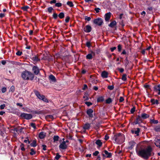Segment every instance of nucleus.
Masks as SVG:
<instances>
[{"label":"nucleus","mask_w":160,"mask_h":160,"mask_svg":"<svg viewBox=\"0 0 160 160\" xmlns=\"http://www.w3.org/2000/svg\"><path fill=\"white\" fill-rule=\"evenodd\" d=\"M152 149L150 146L144 148H141L136 150L137 154L139 156L145 159H147L151 156Z\"/></svg>","instance_id":"f257e3e1"},{"label":"nucleus","mask_w":160,"mask_h":160,"mask_svg":"<svg viewBox=\"0 0 160 160\" xmlns=\"http://www.w3.org/2000/svg\"><path fill=\"white\" fill-rule=\"evenodd\" d=\"M21 77L24 80H32L34 78V75L30 72L25 71L22 73Z\"/></svg>","instance_id":"f03ea898"},{"label":"nucleus","mask_w":160,"mask_h":160,"mask_svg":"<svg viewBox=\"0 0 160 160\" xmlns=\"http://www.w3.org/2000/svg\"><path fill=\"white\" fill-rule=\"evenodd\" d=\"M113 139L116 142L118 143H121L124 142V137L123 135H121V134L119 133L114 136Z\"/></svg>","instance_id":"7ed1b4c3"},{"label":"nucleus","mask_w":160,"mask_h":160,"mask_svg":"<svg viewBox=\"0 0 160 160\" xmlns=\"http://www.w3.org/2000/svg\"><path fill=\"white\" fill-rule=\"evenodd\" d=\"M35 94L40 99L42 100L45 102H48V99L45 98L44 95L40 94L39 92L38 91L36 92Z\"/></svg>","instance_id":"20e7f679"},{"label":"nucleus","mask_w":160,"mask_h":160,"mask_svg":"<svg viewBox=\"0 0 160 160\" xmlns=\"http://www.w3.org/2000/svg\"><path fill=\"white\" fill-rule=\"evenodd\" d=\"M103 159L105 158H110L112 156V153L109 152L105 150L102 152V153Z\"/></svg>","instance_id":"39448f33"},{"label":"nucleus","mask_w":160,"mask_h":160,"mask_svg":"<svg viewBox=\"0 0 160 160\" xmlns=\"http://www.w3.org/2000/svg\"><path fill=\"white\" fill-rule=\"evenodd\" d=\"M20 116L21 117L26 119H30L32 117V114L25 113H22Z\"/></svg>","instance_id":"423d86ee"},{"label":"nucleus","mask_w":160,"mask_h":160,"mask_svg":"<svg viewBox=\"0 0 160 160\" xmlns=\"http://www.w3.org/2000/svg\"><path fill=\"white\" fill-rule=\"evenodd\" d=\"M103 22L101 18H98L95 19L93 21V23L98 26H101Z\"/></svg>","instance_id":"0eeeda50"},{"label":"nucleus","mask_w":160,"mask_h":160,"mask_svg":"<svg viewBox=\"0 0 160 160\" xmlns=\"http://www.w3.org/2000/svg\"><path fill=\"white\" fill-rule=\"evenodd\" d=\"M153 91L158 95H160V84L155 85L153 87Z\"/></svg>","instance_id":"6e6552de"},{"label":"nucleus","mask_w":160,"mask_h":160,"mask_svg":"<svg viewBox=\"0 0 160 160\" xmlns=\"http://www.w3.org/2000/svg\"><path fill=\"white\" fill-rule=\"evenodd\" d=\"M95 53L93 51H91V53L88 54L86 56V58L87 59H91L94 56Z\"/></svg>","instance_id":"1a4fd4ad"},{"label":"nucleus","mask_w":160,"mask_h":160,"mask_svg":"<svg viewBox=\"0 0 160 160\" xmlns=\"http://www.w3.org/2000/svg\"><path fill=\"white\" fill-rule=\"evenodd\" d=\"M32 70L35 75H38L39 72V68L37 66H33L32 68Z\"/></svg>","instance_id":"9d476101"},{"label":"nucleus","mask_w":160,"mask_h":160,"mask_svg":"<svg viewBox=\"0 0 160 160\" xmlns=\"http://www.w3.org/2000/svg\"><path fill=\"white\" fill-rule=\"evenodd\" d=\"M91 27L89 25L86 26L83 29L84 31L87 33L90 32L91 31Z\"/></svg>","instance_id":"9b49d317"},{"label":"nucleus","mask_w":160,"mask_h":160,"mask_svg":"<svg viewBox=\"0 0 160 160\" xmlns=\"http://www.w3.org/2000/svg\"><path fill=\"white\" fill-rule=\"evenodd\" d=\"M136 143L133 141H131L129 142L128 148L131 149L133 148L135 145Z\"/></svg>","instance_id":"f8f14e48"},{"label":"nucleus","mask_w":160,"mask_h":160,"mask_svg":"<svg viewBox=\"0 0 160 160\" xmlns=\"http://www.w3.org/2000/svg\"><path fill=\"white\" fill-rule=\"evenodd\" d=\"M59 147L60 148L62 149H66L67 148V146L66 144V142L63 141L59 145Z\"/></svg>","instance_id":"ddd939ff"},{"label":"nucleus","mask_w":160,"mask_h":160,"mask_svg":"<svg viewBox=\"0 0 160 160\" xmlns=\"http://www.w3.org/2000/svg\"><path fill=\"white\" fill-rule=\"evenodd\" d=\"M111 12H109L105 14V19L106 21H108L111 17Z\"/></svg>","instance_id":"4468645a"},{"label":"nucleus","mask_w":160,"mask_h":160,"mask_svg":"<svg viewBox=\"0 0 160 160\" xmlns=\"http://www.w3.org/2000/svg\"><path fill=\"white\" fill-rule=\"evenodd\" d=\"M142 117L141 116L138 115L137 116L136 119L134 123L135 124H138L142 122Z\"/></svg>","instance_id":"2eb2a0df"},{"label":"nucleus","mask_w":160,"mask_h":160,"mask_svg":"<svg viewBox=\"0 0 160 160\" xmlns=\"http://www.w3.org/2000/svg\"><path fill=\"white\" fill-rule=\"evenodd\" d=\"M155 144L156 146L160 148V139L156 138L154 140Z\"/></svg>","instance_id":"dca6fc26"},{"label":"nucleus","mask_w":160,"mask_h":160,"mask_svg":"<svg viewBox=\"0 0 160 160\" xmlns=\"http://www.w3.org/2000/svg\"><path fill=\"white\" fill-rule=\"evenodd\" d=\"M93 110L92 109H90L87 111V113L89 117L92 118L93 117L92 113Z\"/></svg>","instance_id":"f3484780"},{"label":"nucleus","mask_w":160,"mask_h":160,"mask_svg":"<svg viewBox=\"0 0 160 160\" xmlns=\"http://www.w3.org/2000/svg\"><path fill=\"white\" fill-rule=\"evenodd\" d=\"M150 101L152 105H158L159 104L158 101L157 99L152 98L151 99Z\"/></svg>","instance_id":"a211bd4d"},{"label":"nucleus","mask_w":160,"mask_h":160,"mask_svg":"<svg viewBox=\"0 0 160 160\" xmlns=\"http://www.w3.org/2000/svg\"><path fill=\"white\" fill-rule=\"evenodd\" d=\"M49 80L53 82H55L56 81V79L55 77L52 75H50L49 77Z\"/></svg>","instance_id":"6ab92c4d"},{"label":"nucleus","mask_w":160,"mask_h":160,"mask_svg":"<svg viewBox=\"0 0 160 160\" xmlns=\"http://www.w3.org/2000/svg\"><path fill=\"white\" fill-rule=\"evenodd\" d=\"M46 133L44 132H40L39 135V137L41 139H43L46 136Z\"/></svg>","instance_id":"aec40b11"},{"label":"nucleus","mask_w":160,"mask_h":160,"mask_svg":"<svg viewBox=\"0 0 160 160\" xmlns=\"http://www.w3.org/2000/svg\"><path fill=\"white\" fill-rule=\"evenodd\" d=\"M101 76L103 78H106L108 77V73L105 71L102 72L101 73Z\"/></svg>","instance_id":"412c9836"},{"label":"nucleus","mask_w":160,"mask_h":160,"mask_svg":"<svg viewBox=\"0 0 160 160\" xmlns=\"http://www.w3.org/2000/svg\"><path fill=\"white\" fill-rule=\"evenodd\" d=\"M95 143L98 146V147H101L102 144V143L101 140L99 139H98L96 140L95 142Z\"/></svg>","instance_id":"4be33fe9"},{"label":"nucleus","mask_w":160,"mask_h":160,"mask_svg":"<svg viewBox=\"0 0 160 160\" xmlns=\"http://www.w3.org/2000/svg\"><path fill=\"white\" fill-rule=\"evenodd\" d=\"M140 129L139 128H137V130H132V132L133 133H134L137 136L139 135V133L140 132Z\"/></svg>","instance_id":"5701e85b"},{"label":"nucleus","mask_w":160,"mask_h":160,"mask_svg":"<svg viewBox=\"0 0 160 160\" xmlns=\"http://www.w3.org/2000/svg\"><path fill=\"white\" fill-rule=\"evenodd\" d=\"M32 60L34 62H36L38 61H40V59H39L38 57L36 55H34L32 57Z\"/></svg>","instance_id":"b1692460"},{"label":"nucleus","mask_w":160,"mask_h":160,"mask_svg":"<svg viewBox=\"0 0 160 160\" xmlns=\"http://www.w3.org/2000/svg\"><path fill=\"white\" fill-rule=\"evenodd\" d=\"M141 116L142 118L143 119H145L146 118H147L149 117V115L145 113H142Z\"/></svg>","instance_id":"393cba45"},{"label":"nucleus","mask_w":160,"mask_h":160,"mask_svg":"<svg viewBox=\"0 0 160 160\" xmlns=\"http://www.w3.org/2000/svg\"><path fill=\"white\" fill-rule=\"evenodd\" d=\"M116 21H113L110 23L108 26L111 28H113L116 25Z\"/></svg>","instance_id":"a878e982"},{"label":"nucleus","mask_w":160,"mask_h":160,"mask_svg":"<svg viewBox=\"0 0 160 160\" xmlns=\"http://www.w3.org/2000/svg\"><path fill=\"white\" fill-rule=\"evenodd\" d=\"M55 58L58 59V58H62V59L63 57L62 56V55H61V53H56L55 55Z\"/></svg>","instance_id":"bb28decb"},{"label":"nucleus","mask_w":160,"mask_h":160,"mask_svg":"<svg viewBox=\"0 0 160 160\" xmlns=\"http://www.w3.org/2000/svg\"><path fill=\"white\" fill-rule=\"evenodd\" d=\"M90 127V124L88 123L85 124L83 127V128L85 130L88 129Z\"/></svg>","instance_id":"cd10ccee"},{"label":"nucleus","mask_w":160,"mask_h":160,"mask_svg":"<svg viewBox=\"0 0 160 160\" xmlns=\"http://www.w3.org/2000/svg\"><path fill=\"white\" fill-rule=\"evenodd\" d=\"M154 130L157 132H160V125H158L155 127Z\"/></svg>","instance_id":"c85d7f7f"},{"label":"nucleus","mask_w":160,"mask_h":160,"mask_svg":"<svg viewBox=\"0 0 160 160\" xmlns=\"http://www.w3.org/2000/svg\"><path fill=\"white\" fill-rule=\"evenodd\" d=\"M104 100L103 98L102 97H100L98 98L97 99V101L98 102H102Z\"/></svg>","instance_id":"c756f323"},{"label":"nucleus","mask_w":160,"mask_h":160,"mask_svg":"<svg viewBox=\"0 0 160 160\" xmlns=\"http://www.w3.org/2000/svg\"><path fill=\"white\" fill-rule=\"evenodd\" d=\"M29 8V7L28 6H25L22 7L21 8V9L23 10L24 11H27L28 9Z\"/></svg>","instance_id":"7c9ffc66"},{"label":"nucleus","mask_w":160,"mask_h":160,"mask_svg":"<svg viewBox=\"0 0 160 160\" xmlns=\"http://www.w3.org/2000/svg\"><path fill=\"white\" fill-rule=\"evenodd\" d=\"M58 17L61 19L63 18L64 17V13L62 12H60L58 14Z\"/></svg>","instance_id":"2f4dec72"},{"label":"nucleus","mask_w":160,"mask_h":160,"mask_svg":"<svg viewBox=\"0 0 160 160\" xmlns=\"http://www.w3.org/2000/svg\"><path fill=\"white\" fill-rule=\"evenodd\" d=\"M59 137L58 136H54L53 138L54 142H55L58 141Z\"/></svg>","instance_id":"473e14b6"},{"label":"nucleus","mask_w":160,"mask_h":160,"mask_svg":"<svg viewBox=\"0 0 160 160\" xmlns=\"http://www.w3.org/2000/svg\"><path fill=\"white\" fill-rule=\"evenodd\" d=\"M31 146L32 147H35L36 146V142L34 140L30 144Z\"/></svg>","instance_id":"72a5a7b5"},{"label":"nucleus","mask_w":160,"mask_h":160,"mask_svg":"<svg viewBox=\"0 0 160 160\" xmlns=\"http://www.w3.org/2000/svg\"><path fill=\"white\" fill-rule=\"evenodd\" d=\"M67 4L71 7H73V4L72 2L71 1H68L67 2Z\"/></svg>","instance_id":"f704fd0d"},{"label":"nucleus","mask_w":160,"mask_h":160,"mask_svg":"<svg viewBox=\"0 0 160 160\" xmlns=\"http://www.w3.org/2000/svg\"><path fill=\"white\" fill-rule=\"evenodd\" d=\"M122 79L124 81L127 80V75L126 74H124L122 75Z\"/></svg>","instance_id":"c9c22d12"},{"label":"nucleus","mask_w":160,"mask_h":160,"mask_svg":"<svg viewBox=\"0 0 160 160\" xmlns=\"http://www.w3.org/2000/svg\"><path fill=\"white\" fill-rule=\"evenodd\" d=\"M112 102V99L110 98H109L106 100V103L109 104Z\"/></svg>","instance_id":"e433bc0d"},{"label":"nucleus","mask_w":160,"mask_h":160,"mask_svg":"<svg viewBox=\"0 0 160 160\" xmlns=\"http://www.w3.org/2000/svg\"><path fill=\"white\" fill-rule=\"evenodd\" d=\"M151 122L154 124H157L158 123V121L157 120H155L154 119H151Z\"/></svg>","instance_id":"4c0bfd02"},{"label":"nucleus","mask_w":160,"mask_h":160,"mask_svg":"<svg viewBox=\"0 0 160 160\" xmlns=\"http://www.w3.org/2000/svg\"><path fill=\"white\" fill-rule=\"evenodd\" d=\"M31 152H30V154L31 155H33L35 154V152L34 151L33 149H31L30 150Z\"/></svg>","instance_id":"58836bf2"},{"label":"nucleus","mask_w":160,"mask_h":160,"mask_svg":"<svg viewBox=\"0 0 160 160\" xmlns=\"http://www.w3.org/2000/svg\"><path fill=\"white\" fill-rule=\"evenodd\" d=\"M62 4L60 2H58L56 3L55 6L58 7H59L62 6Z\"/></svg>","instance_id":"ea45409f"},{"label":"nucleus","mask_w":160,"mask_h":160,"mask_svg":"<svg viewBox=\"0 0 160 160\" xmlns=\"http://www.w3.org/2000/svg\"><path fill=\"white\" fill-rule=\"evenodd\" d=\"M53 10V9L52 7H50L48 8V11L49 13H51Z\"/></svg>","instance_id":"a19ab883"},{"label":"nucleus","mask_w":160,"mask_h":160,"mask_svg":"<svg viewBox=\"0 0 160 160\" xmlns=\"http://www.w3.org/2000/svg\"><path fill=\"white\" fill-rule=\"evenodd\" d=\"M61 157V156L59 155V154L58 153H57L56 154V155L55 157V158L56 159V160H58L59 159V158H60Z\"/></svg>","instance_id":"79ce46f5"},{"label":"nucleus","mask_w":160,"mask_h":160,"mask_svg":"<svg viewBox=\"0 0 160 160\" xmlns=\"http://www.w3.org/2000/svg\"><path fill=\"white\" fill-rule=\"evenodd\" d=\"M85 103L88 106H89L92 104V103L91 102H85Z\"/></svg>","instance_id":"37998d69"},{"label":"nucleus","mask_w":160,"mask_h":160,"mask_svg":"<svg viewBox=\"0 0 160 160\" xmlns=\"http://www.w3.org/2000/svg\"><path fill=\"white\" fill-rule=\"evenodd\" d=\"M22 54V52L20 51H18L16 53V54L19 56H21Z\"/></svg>","instance_id":"c03bdc74"},{"label":"nucleus","mask_w":160,"mask_h":160,"mask_svg":"<svg viewBox=\"0 0 160 160\" xmlns=\"http://www.w3.org/2000/svg\"><path fill=\"white\" fill-rule=\"evenodd\" d=\"M122 46L119 44L118 46V49L119 52H120L122 49Z\"/></svg>","instance_id":"a18cd8bd"},{"label":"nucleus","mask_w":160,"mask_h":160,"mask_svg":"<svg viewBox=\"0 0 160 160\" xmlns=\"http://www.w3.org/2000/svg\"><path fill=\"white\" fill-rule=\"evenodd\" d=\"M31 126L34 129H36V127L35 126V124L33 123H32L31 124Z\"/></svg>","instance_id":"49530a36"},{"label":"nucleus","mask_w":160,"mask_h":160,"mask_svg":"<svg viewBox=\"0 0 160 160\" xmlns=\"http://www.w3.org/2000/svg\"><path fill=\"white\" fill-rule=\"evenodd\" d=\"M124 100V99L123 97H120V99L119 100V102H122Z\"/></svg>","instance_id":"de8ad7c7"},{"label":"nucleus","mask_w":160,"mask_h":160,"mask_svg":"<svg viewBox=\"0 0 160 160\" xmlns=\"http://www.w3.org/2000/svg\"><path fill=\"white\" fill-rule=\"evenodd\" d=\"M100 8H96L94 9L95 11H96V13H98L100 12Z\"/></svg>","instance_id":"09e8293b"},{"label":"nucleus","mask_w":160,"mask_h":160,"mask_svg":"<svg viewBox=\"0 0 160 160\" xmlns=\"http://www.w3.org/2000/svg\"><path fill=\"white\" fill-rule=\"evenodd\" d=\"M69 19H70V17L69 16L67 17L65 19V22L66 23L68 22Z\"/></svg>","instance_id":"8fccbe9b"},{"label":"nucleus","mask_w":160,"mask_h":160,"mask_svg":"<svg viewBox=\"0 0 160 160\" xmlns=\"http://www.w3.org/2000/svg\"><path fill=\"white\" fill-rule=\"evenodd\" d=\"M114 86H108V88L110 90H112L114 88Z\"/></svg>","instance_id":"3c124183"},{"label":"nucleus","mask_w":160,"mask_h":160,"mask_svg":"<svg viewBox=\"0 0 160 160\" xmlns=\"http://www.w3.org/2000/svg\"><path fill=\"white\" fill-rule=\"evenodd\" d=\"M135 107H133L132 108L131 110H130V112H131V113H133L135 111Z\"/></svg>","instance_id":"603ef678"},{"label":"nucleus","mask_w":160,"mask_h":160,"mask_svg":"<svg viewBox=\"0 0 160 160\" xmlns=\"http://www.w3.org/2000/svg\"><path fill=\"white\" fill-rule=\"evenodd\" d=\"M99 153V152L98 151H96L94 152L93 153V156H97Z\"/></svg>","instance_id":"864d4df0"},{"label":"nucleus","mask_w":160,"mask_h":160,"mask_svg":"<svg viewBox=\"0 0 160 160\" xmlns=\"http://www.w3.org/2000/svg\"><path fill=\"white\" fill-rule=\"evenodd\" d=\"M21 150L22 151H24L25 150V148L24 147V144H22L21 145Z\"/></svg>","instance_id":"5fc2aeb1"},{"label":"nucleus","mask_w":160,"mask_h":160,"mask_svg":"<svg viewBox=\"0 0 160 160\" xmlns=\"http://www.w3.org/2000/svg\"><path fill=\"white\" fill-rule=\"evenodd\" d=\"M53 17L54 19H56L58 17V15L56 13H54L53 15Z\"/></svg>","instance_id":"6e6d98bb"},{"label":"nucleus","mask_w":160,"mask_h":160,"mask_svg":"<svg viewBox=\"0 0 160 160\" xmlns=\"http://www.w3.org/2000/svg\"><path fill=\"white\" fill-rule=\"evenodd\" d=\"M47 117L48 118H50V119H53V117L52 115H47Z\"/></svg>","instance_id":"4d7b16f0"},{"label":"nucleus","mask_w":160,"mask_h":160,"mask_svg":"<svg viewBox=\"0 0 160 160\" xmlns=\"http://www.w3.org/2000/svg\"><path fill=\"white\" fill-rule=\"evenodd\" d=\"M91 19V18L90 17H88L87 16H86L85 17V20L88 21H90Z\"/></svg>","instance_id":"13d9d810"},{"label":"nucleus","mask_w":160,"mask_h":160,"mask_svg":"<svg viewBox=\"0 0 160 160\" xmlns=\"http://www.w3.org/2000/svg\"><path fill=\"white\" fill-rule=\"evenodd\" d=\"M5 106H6L5 104H4L1 105L0 107V109H3L5 107Z\"/></svg>","instance_id":"bf43d9fd"},{"label":"nucleus","mask_w":160,"mask_h":160,"mask_svg":"<svg viewBox=\"0 0 160 160\" xmlns=\"http://www.w3.org/2000/svg\"><path fill=\"white\" fill-rule=\"evenodd\" d=\"M6 88H3L2 89V92L4 93L6 91Z\"/></svg>","instance_id":"052dcab7"},{"label":"nucleus","mask_w":160,"mask_h":160,"mask_svg":"<svg viewBox=\"0 0 160 160\" xmlns=\"http://www.w3.org/2000/svg\"><path fill=\"white\" fill-rule=\"evenodd\" d=\"M104 159H103V158H102V159L100 156L99 155L98 156L96 160H104Z\"/></svg>","instance_id":"680f3d73"},{"label":"nucleus","mask_w":160,"mask_h":160,"mask_svg":"<svg viewBox=\"0 0 160 160\" xmlns=\"http://www.w3.org/2000/svg\"><path fill=\"white\" fill-rule=\"evenodd\" d=\"M10 91L12 92H13L14 91V86H12L11 87L10 89Z\"/></svg>","instance_id":"e2e57ef3"},{"label":"nucleus","mask_w":160,"mask_h":160,"mask_svg":"<svg viewBox=\"0 0 160 160\" xmlns=\"http://www.w3.org/2000/svg\"><path fill=\"white\" fill-rule=\"evenodd\" d=\"M56 0H52V1H51L50 2V3L51 4H52V3H55L56 4Z\"/></svg>","instance_id":"0e129e2a"},{"label":"nucleus","mask_w":160,"mask_h":160,"mask_svg":"<svg viewBox=\"0 0 160 160\" xmlns=\"http://www.w3.org/2000/svg\"><path fill=\"white\" fill-rule=\"evenodd\" d=\"M42 147H43L42 149L44 150H46V146L45 145H42Z\"/></svg>","instance_id":"69168bd1"},{"label":"nucleus","mask_w":160,"mask_h":160,"mask_svg":"<svg viewBox=\"0 0 160 160\" xmlns=\"http://www.w3.org/2000/svg\"><path fill=\"white\" fill-rule=\"evenodd\" d=\"M86 45L88 47H90V46H91V44H90V42H87V43H86Z\"/></svg>","instance_id":"338daca9"},{"label":"nucleus","mask_w":160,"mask_h":160,"mask_svg":"<svg viewBox=\"0 0 160 160\" xmlns=\"http://www.w3.org/2000/svg\"><path fill=\"white\" fill-rule=\"evenodd\" d=\"M116 48L115 47H112L111 48V50L112 52H113L115 49H116Z\"/></svg>","instance_id":"774afa93"}]
</instances>
